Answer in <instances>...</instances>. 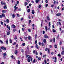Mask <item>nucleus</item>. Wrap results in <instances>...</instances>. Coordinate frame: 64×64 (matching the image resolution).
<instances>
[{
	"label": "nucleus",
	"mask_w": 64,
	"mask_h": 64,
	"mask_svg": "<svg viewBox=\"0 0 64 64\" xmlns=\"http://www.w3.org/2000/svg\"><path fill=\"white\" fill-rule=\"evenodd\" d=\"M2 17H5V14L4 13H3L2 15H0V18H2Z\"/></svg>",
	"instance_id": "f257e3e1"
},
{
	"label": "nucleus",
	"mask_w": 64,
	"mask_h": 64,
	"mask_svg": "<svg viewBox=\"0 0 64 64\" xmlns=\"http://www.w3.org/2000/svg\"><path fill=\"white\" fill-rule=\"evenodd\" d=\"M61 15V14L60 13H58L56 14V16H59Z\"/></svg>",
	"instance_id": "f03ea898"
},
{
	"label": "nucleus",
	"mask_w": 64,
	"mask_h": 64,
	"mask_svg": "<svg viewBox=\"0 0 64 64\" xmlns=\"http://www.w3.org/2000/svg\"><path fill=\"white\" fill-rule=\"evenodd\" d=\"M1 4H2V5H5L6 4V3L5 2H1Z\"/></svg>",
	"instance_id": "7ed1b4c3"
},
{
	"label": "nucleus",
	"mask_w": 64,
	"mask_h": 64,
	"mask_svg": "<svg viewBox=\"0 0 64 64\" xmlns=\"http://www.w3.org/2000/svg\"><path fill=\"white\" fill-rule=\"evenodd\" d=\"M44 38H49V37H48L47 36L45 35L44 36Z\"/></svg>",
	"instance_id": "20e7f679"
},
{
	"label": "nucleus",
	"mask_w": 64,
	"mask_h": 64,
	"mask_svg": "<svg viewBox=\"0 0 64 64\" xmlns=\"http://www.w3.org/2000/svg\"><path fill=\"white\" fill-rule=\"evenodd\" d=\"M14 12L16 10H17V9H18V7H16V6H14Z\"/></svg>",
	"instance_id": "39448f33"
},
{
	"label": "nucleus",
	"mask_w": 64,
	"mask_h": 64,
	"mask_svg": "<svg viewBox=\"0 0 64 64\" xmlns=\"http://www.w3.org/2000/svg\"><path fill=\"white\" fill-rule=\"evenodd\" d=\"M47 19L49 21V20H50V18H49V16H48L47 17Z\"/></svg>",
	"instance_id": "423d86ee"
},
{
	"label": "nucleus",
	"mask_w": 64,
	"mask_h": 64,
	"mask_svg": "<svg viewBox=\"0 0 64 64\" xmlns=\"http://www.w3.org/2000/svg\"><path fill=\"white\" fill-rule=\"evenodd\" d=\"M39 1H40V0H36L35 2L36 3H38V2H39Z\"/></svg>",
	"instance_id": "0eeeda50"
},
{
	"label": "nucleus",
	"mask_w": 64,
	"mask_h": 64,
	"mask_svg": "<svg viewBox=\"0 0 64 64\" xmlns=\"http://www.w3.org/2000/svg\"><path fill=\"white\" fill-rule=\"evenodd\" d=\"M10 31L8 32H7V35H10Z\"/></svg>",
	"instance_id": "6e6552de"
},
{
	"label": "nucleus",
	"mask_w": 64,
	"mask_h": 64,
	"mask_svg": "<svg viewBox=\"0 0 64 64\" xmlns=\"http://www.w3.org/2000/svg\"><path fill=\"white\" fill-rule=\"evenodd\" d=\"M11 27L12 28H15V26L14 24H13V25H12V26Z\"/></svg>",
	"instance_id": "1a4fd4ad"
},
{
	"label": "nucleus",
	"mask_w": 64,
	"mask_h": 64,
	"mask_svg": "<svg viewBox=\"0 0 64 64\" xmlns=\"http://www.w3.org/2000/svg\"><path fill=\"white\" fill-rule=\"evenodd\" d=\"M3 55L5 57V56H6L7 55V54H6V53H4L3 54Z\"/></svg>",
	"instance_id": "9d476101"
},
{
	"label": "nucleus",
	"mask_w": 64,
	"mask_h": 64,
	"mask_svg": "<svg viewBox=\"0 0 64 64\" xmlns=\"http://www.w3.org/2000/svg\"><path fill=\"white\" fill-rule=\"evenodd\" d=\"M64 54V50H63L61 52V54L62 55H63Z\"/></svg>",
	"instance_id": "9b49d317"
},
{
	"label": "nucleus",
	"mask_w": 64,
	"mask_h": 64,
	"mask_svg": "<svg viewBox=\"0 0 64 64\" xmlns=\"http://www.w3.org/2000/svg\"><path fill=\"white\" fill-rule=\"evenodd\" d=\"M36 48L37 49H39V46H38L37 44H36Z\"/></svg>",
	"instance_id": "f8f14e48"
},
{
	"label": "nucleus",
	"mask_w": 64,
	"mask_h": 64,
	"mask_svg": "<svg viewBox=\"0 0 64 64\" xmlns=\"http://www.w3.org/2000/svg\"><path fill=\"white\" fill-rule=\"evenodd\" d=\"M2 12L3 13H6V10H2Z\"/></svg>",
	"instance_id": "ddd939ff"
},
{
	"label": "nucleus",
	"mask_w": 64,
	"mask_h": 64,
	"mask_svg": "<svg viewBox=\"0 0 64 64\" xmlns=\"http://www.w3.org/2000/svg\"><path fill=\"white\" fill-rule=\"evenodd\" d=\"M6 21L7 23H9V20L8 19H7L6 20Z\"/></svg>",
	"instance_id": "4468645a"
},
{
	"label": "nucleus",
	"mask_w": 64,
	"mask_h": 64,
	"mask_svg": "<svg viewBox=\"0 0 64 64\" xmlns=\"http://www.w3.org/2000/svg\"><path fill=\"white\" fill-rule=\"evenodd\" d=\"M32 14H34V13H35V12L33 10L32 11Z\"/></svg>",
	"instance_id": "2eb2a0df"
},
{
	"label": "nucleus",
	"mask_w": 64,
	"mask_h": 64,
	"mask_svg": "<svg viewBox=\"0 0 64 64\" xmlns=\"http://www.w3.org/2000/svg\"><path fill=\"white\" fill-rule=\"evenodd\" d=\"M28 5V3L26 2L24 4V6H26V5Z\"/></svg>",
	"instance_id": "dca6fc26"
},
{
	"label": "nucleus",
	"mask_w": 64,
	"mask_h": 64,
	"mask_svg": "<svg viewBox=\"0 0 64 64\" xmlns=\"http://www.w3.org/2000/svg\"><path fill=\"white\" fill-rule=\"evenodd\" d=\"M15 53L16 54H17L18 53V51L17 50L15 51Z\"/></svg>",
	"instance_id": "f3484780"
},
{
	"label": "nucleus",
	"mask_w": 64,
	"mask_h": 64,
	"mask_svg": "<svg viewBox=\"0 0 64 64\" xmlns=\"http://www.w3.org/2000/svg\"><path fill=\"white\" fill-rule=\"evenodd\" d=\"M30 12V9H28L27 10V12L28 13H29Z\"/></svg>",
	"instance_id": "a211bd4d"
},
{
	"label": "nucleus",
	"mask_w": 64,
	"mask_h": 64,
	"mask_svg": "<svg viewBox=\"0 0 64 64\" xmlns=\"http://www.w3.org/2000/svg\"><path fill=\"white\" fill-rule=\"evenodd\" d=\"M10 43H12V41L11 39H10Z\"/></svg>",
	"instance_id": "6ab92c4d"
},
{
	"label": "nucleus",
	"mask_w": 64,
	"mask_h": 64,
	"mask_svg": "<svg viewBox=\"0 0 64 64\" xmlns=\"http://www.w3.org/2000/svg\"><path fill=\"white\" fill-rule=\"evenodd\" d=\"M44 43H46V39H44Z\"/></svg>",
	"instance_id": "aec40b11"
},
{
	"label": "nucleus",
	"mask_w": 64,
	"mask_h": 64,
	"mask_svg": "<svg viewBox=\"0 0 64 64\" xmlns=\"http://www.w3.org/2000/svg\"><path fill=\"white\" fill-rule=\"evenodd\" d=\"M45 28L46 31H47L48 30V29H47V26H46Z\"/></svg>",
	"instance_id": "412c9836"
},
{
	"label": "nucleus",
	"mask_w": 64,
	"mask_h": 64,
	"mask_svg": "<svg viewBox=\"0 0 64 64\" xmlns=\"http://www.w3.org/2000/svg\"><path fill=\"white\" fill-rule=\"evenodd\" d=\"M16 14L17 16H18V17H20L19 14Z\"/></svg>",
	"instance_id": "4be33fe9"
},
{
	"label": "nucleus",
	"mask_w": 64,
	"mask_h": 64,
	"mask_svg": "<svg viewBox=\"0 0 64 64\" xmlns=\"http://www.w3.org/2000/svg\"><path fill=\"white\" fill-rule=\"evenodd\" d=\"M12 18H14L15 17V16L14 15V14H13L12 15Z\"/></svg>",
	"instance_id": "5701e85b"
},
{
	"label": "nucleus",
	"mask_w": 64,
	"mask_h": 64,
	"mask_svg": "<svg viewBox=\"0 0 64 64\" xmlns=\"http://www.w3.org/2000/svg\"><path fill=\"white\" fill-rule=\"evenodd\" d=\"M22 45L23 46H25V43H23L22 44Z\"/></svg>",
	"instance_id": "b1692460"
},
{
	"label": "nucleus",
	"mask_w": 64,
	"mask_h": 64,
	"mask_svg": "<svg viewBox=\"0 0 64 64\" xmlns=\"http://www.w3.org/2000/svg\"><path fill=\"white\" fill-rule=\"evenodd\" d=\"M17 36H15V37L14 38V39H15V40H16V39H17Z\"/></svg>",
	"instance_id": "393cba45"
},
{
	"label": "nucleus",
	"mask_w": 64,
	"mask_h": 64,
	"mask_svg": "<svg viewBox=\"0 0 64 64\" xmlns=\"http://www.w3.org/2000/svg\"><path fill=\"white\" fill-rule=\"evenodd\" d=\"M20 64V62L19 60H18V64Z\"/></svg>",
	"instance_id": "a878e982"
},
{
	"label": "nucleus",
	"mask_w": 64,
	"mask_h": 64,
	"mask_svg": "<svg viewBox=\"0 0 64 64\" xmlns=\"http://www.w3.org/2000/svg\"><path fill=\"white\" fill-rule=\"evenodd\" d=\"M56 30H55L54 29H53V32L54 33H55V32H56Z\"/></svg>",
	"instance_id": "bb28decb"
},
{
	"label": "nucleus",
	"mask_w": 64,
	"mask_h": 64,
	"mask_svg": "<svg viewBox=\"0 0 64 64\" xmlns=\"http://www.w3.org/2000/svg\"><path fill=\"white\" fill-rule=\"evenodd\" d=\"M4 9H7V5H6L4 7Z\"/></svg>",
	"instance_id": "cd10ccee"
},
{
	"label": "nucleus",
	"mask_w": 64,
	"mask_h": 64,
	"mask_svg": "<svg viewBox=\"0 0 64 64\" xmlns=\"http://www.w3.org/2000/svg\"><path fill=\"white\" fill-rule=\"evenodd\" d=\"M30 58H31V56H29L28 57V59L30 60Z\"/></svg>",
	"instance_id": "c85d7f7f"
},
{
	"label": "nucleus",
	"mask_w": 64,
	"mask_h": 64,
	"mask_svg": "<svg viewBox=\"0 0 64 64\" xmlns=\"http://www.w3.org/2000/svg\"><path fill=\"white\" fill-rule=\"evenodd\" d=\"M28 31L29 32H31V30L30 28H29L28 30Z\"/></svg>",
	"instance_id": "c756f323"
},
{
	"label": "nucleus",
	"mask_w": 64,
	"mask_h": 64,
	"mask_svg": "<svg viewBox=\"0 0 64 64\" xmlns=\"http://www.w3.org/2000/svg\"><path fill=\"white\" fill-rule=\"evenodd\" d=\"M28 38L29 40H30V39H31V37L30 36H29L28 37Z\"/></svg>",
	"instance_id": "7c9ffc66"
},
{
	"label": "nucleus",
	"mask_w": 64,
	"mask_h": 64,
	"mask_svg": "<svg viewBox=\"0 0 64 64\" xmlns=\"http://www.w3.org/2000/svg\"><path fill=\"white\" fill-rule=\"evenodd\" d=\"M0 42H1V43L2 44H3V42L1 40H0Z\"/></svg>",
	"instance_id": "2f4dec72"
},
{
	"label": "nucleus",
	"mask_w": 64,
	"mask_h": 64,
	"mask_svg": "<svg viewBox=\"0 0 64 64\" xmlns=\"http://www.w3.org/2000/svg\"><path fill=\"white\" fill-rule=\"evenodd\" d=\"M38 7L39 8H41V4H40V5H39L38 6Z\"/></svg>",
	"instance_id": "473e14b6"
},
{
	"label": "nucleus",
	"mask_w": 64,
	"mask_h": 64,
	"mask_svg": "<svg viewBox=\"0 0 64 64\" xmlns=\"http://www.w3.org/2000/svg\"><path fill=\"white\" fill-rule=\"evenodd\" d=\"M51 22H49V24L48 25H49V26H51Z\"/></svg>",
	"instance_id": "72a5a7b5"
},
{
	"label": "nucleus",
	"mask_w": 64,
	"mask_h": 64,
	"mask_svg": "<svg viewBox=\"0 0 64 64\" xmlns=\"http://www.w3.org/2000/svg\"><path fill=\"white\" fill-rule=\"evenodd\" d=\"M54 47L56 48H57V45H55L54 46Z\"/></svg>",
	"instance_id": "f704fd0d"
},
{
	"label": "nucleus",
	"mask_w": 64,
	"mask_h": 64,
	"mask_svg": "<svg viewBox=\"0 0 64 64\" xmlns=\"http://www.w3.org/2000/svg\"><path fill=\"white\" fill-rule=\"evenodd\" d=\"M58 24H59L60 25H61V22H58Z\"/></svg>",
	"instance_id": "c9c22d12"
},
{
	"label": "nucleus",
	"mask_w": 64,
	"mask_h": 64,
	"mask_svg": "<svg viewBox=\"0 0 64 64\" xmlns=\"http://www.w3.org/2000/svg\"><path fill=\"white\" fill-rule=\"evenodd\" d=\"M62 44V42H60L59 43V44L61 45Z\"/></svg>",
	"instance_id": "e433bc0d"
},
{
	"label": "nucleus",
	"mask_w": 64,
	"mask_h": 64,
	"mask_svg": "<svg viewBox=\"0 0 64 64\" xmlns=\"http://www.w3.org/2000/svg\"><path fill=\"white\" fill-rule=\"evenodd\" d=\"M30 60L28 59V62H30Z\"/></svg>",
	"instance_id": "4c0bfd02"
},
{
	"label": "nucleus",
	"mask_w": 64,
	"mask_h": 64,
	"mask_svg": "<svg viewBox=\"0 0 64 64\" xmlns=\"http://www.w3.org/2000/svg\"><path fill=\"white\" fill-rule=\"evenodd\" d=\"M44 62L46 64H47V62L46 61V60H44Z\"/></svg>",
	"instance_id": "58836bf2"
},
{
	"label": "nucleus",
	"mask_w": 64,
	"mask_h": 64,
	"mask_svg": "<svg viewBox=\"0 0 64 64\" xmlns=\"http://www.w3.org/2000/svg\"><path fill=\"white\" fill-rule=\"evenodd\" d=\"M0 24L2 25H3V22H0Z\"/></svg>",
	"instance_id": "ea45409f"
},
{
	"label": "nucleus",
	"mask_w": 64,
	"mask_h": 64,
	"mask_svg": "<svg viewBox=\"0 0 64 64\" xmlns=\"http://www.w3.org/2000/svg\"><path fill=\"white\" fill-rule=\"evenodd\" d=\"M4 46H2L1 47V48L3 50V49H4Z\"/></svg>",
	"instance_id": "a19ab883"
},
{
	"label": "nucleus",
	"mask_w": 64,
	"mask_h": 64,
	"mask_svg": "<svg viewBox=\"0 0 64 64\" xmlns=\"http://www.w3.org/2000/svg\"><path fill=\"white\" fill-rule=\"evenodd\" d=\"M8 40H6V44H8Z\"/></svg>",
	"instance_id": "79ce46f5"
},
{
	"label": "nucleus",
	"mask_w": 64,
	"mask_h": 64,
	"mask_svg": "<svg viewBox=\"0 0 64 64\" xmlns=\"http://www.w3.org/2000/svg\"><path fill=\"white\" fill-rule=\"evenodd\" d=\"M3 49L4 50H6V48H4Z\"/></svg>",
	"instance_id": "37998d69"
},
{
	"label": "nucleus",
	"mask_w": 64,
	"mask_h": 64,
	"mask_svg": "<svg viewBox=\"0 0 64 64\" xmlns=\"http://www.w3.org/2000/svg\"><path fill=\"white\" fill-rule=\"evenodd\" d=\"M48 4H46V7H48Z\"/></svg>",
	"instance_id": "c03bdc74"
},
{
	"label": "nucleus",
	"mask_w": 64,
	"mask_h": 64,
	"mask_svg": "<svg viewBox=\"0 0 64 64\" xmlns=\"http://www.w3.org/2000/svg\"><path fill=\"white\" fill-rule=\"evenodd\" d=\"M48 54H49L50 53V50L49 49L48 51Z\"/></svg>",
	"instance_id": "a18cd8bd"
},
{
	"label": "nucleus",
	"mask_w": 64,
	"mask_h": 64,
	"mask_svg": "<svg viewBox=\"0 0 64 64\" xmlns=\"http://www.w3.org/2000/svg\"><path fill=\"white\" fill-rule=\"evenodd\" d=\"M46 56V54L44 55L43 56V57L44 58H45V57Z\"/></svg>",
	"instance_id": "49530a36"
},
{
	"label": "nucleus",
	"mask_w": 64,
	"mask_h": 64,
	"mask_svg": "<svg viewBox=\"0 0 64 64\" xmlns=\"http://www.w3.org/2000/svg\"><path fill=\"white\" fill-rule=\"evenodd\" d=\"M38 60H41V58L40 57H39L38 58Z\"/></svg>",
	"instance_id": "de8ad7c7"
},
{
	"label": "nucleus",
	"mask_w": 64,
	"mask_h": 64,
	"mask_svg": "<svg viewBox=\"0 0 64 64\" xmlns=\"http://www.w3.org/2000/svg\"><path fill=\"white\" fill-rule=\"evenodd\" d=\"M55 38H54L53 39V40L54 41V42H55Z\"/></svg>",
	"instance_id": "09e8293b"
},
{
	"label": "nucleus",
	"mask_w": 64,
	"mask_h": 64,
	"mask_svg": "<svg viewBox=\"0 0 64 64\" xmlns=\"http://www.w3.org/2000/svg\"><path fill=\"white\" fill-rule=\"evenodd\" d=\"M20 38L21 41H23V40H22V38H21V37H20Z\"/></svg>",
	"instance_id": "8fccbe9b"
},
{
	"label": "nucleus",
	"mask_w": 64,
	"mask_h": 64,
	"mask_svg": "<svg viewBox=\"0 0 64 64\" xmlns=\"http://www.w3.org/2000/svg\"><path fill=\"white\" fill-rule=\"evenodd\" d=\"M42 46H44V43L43 42H42Z\"/></svg>",
	"instance_id": "3c124183"
},
{
	"label": "nucleus",
	"mask_w": 64,
	"mask_h": 64,
	"mask_svg": "<svg viewBox=\"0 0 64 64\" xmlns=\"http://www.w3.org/2000/svg\"><path fill=\"white\" fill-rule=\"evenodd\" d=\"M31 20H29V24H30V23H31Z\"/></svg>",
	"instance_id": "603ef678"
},
{
	"label": "nucleus",
	"mask_w": 64,
	"mask_h": 64,
	"mask_svg": "<svg viewBox=\"0 0 64 64\" xmlns=\"http://www.w3.org/2000/svg\"><path fill=\"white\" fill-rule=\"evenodd\" d=\"M32 59H33V58H30V60L32 62Z\"/></svg>",
	"instance_id": "864d4df0"
},
{
	"label": "nucleus",
	"mask_w": 64,
	"mask_h": 64,
	"mask_svg": "<svg viewBox=\"0 0 64 64\" xmlns=\"http://www.w3.org/2000/svg\"><path fill=\"white\" fill-rule=\"evenodd\" d=\"M54 7V4H52L51 6V7L53 8Z\"/></svg>",
	"instance_id": "5fc2aeb1"
},
{
	"label": "nucleus",
	"mask_w": 64,
	"mask_h": 64,
	"mask_svg": "<svg viewBox=\"0 0 64 64\" xmlns=\"http://www.w3.org/2000/svg\"><path fill=\"white\" fill-rule=\"evenodd\" d=\"M37 40H36L35 41V44H37Z\"/></svg>",
	"instance_id": "6e6d98bb"
},
{
	"label": "nucleus",
	"mask_w": 64,
	"mask_h": 64,
	"mask_svg": "<svg viewBox=\"0 0 64 64\" xmlns=\"http://www.w3.org/2000/svg\"><path fill=\"white\" fill-rule=\"evenodd\" d=\"M22 30L23 31H24L25 30V29L24 28H22Z\"/></svg>",
	"instance_id": "4d7b16f0"
},
{
	"label": "nucleus",
	"mask_w": 64,
	"mask_h": 64,
	"mask_svg": "<svg viewBox=\"0 0 64 64\" xmlns=\"http://www.w3.org/2000/svg\"><path fill=\"white\" fill-rule=\"evenodd\" d=\"M36 55H38V52H36Z\"/></svg>",
	"instance_id": "13d9d810"
},
{
	"label": "nucleus",
	"mask_w": 64,
	"mask_h": 64,
	"mask_svg": "<svg viewBox=\"0 0 64 64\" xmlns=\"http://www.w3.org/2000/svg\"><path fill=\"white\" fill-rule=\"evenodd\" d=\"M29 56V55H27L26 56V58H28V57Z\"/></svg>",
	"instance_id": "bf43d9fd"
},
{
	"label": "nucleus",
	"mask_w": 64,
	"mask_h": 64,
	"mask_svg": "<svg viewBox=\"0 0 64 64\" xmlns=\"http://www.w3.org/2000/svg\"><path fill=\"white\" fill-rule=\"evenodd\" d=\"M15 44H16V42H14L13 44L14 45H15Z\"/></svg>",
	"instance_id": "052dcab7"
},
{
	"label": "nucleus",
	"mask_w": 64,
	"mask_h": 64,
	"mask_svg": "<svg viewBox=\"0 0 64 64\" xmlns=\"http://www.w3.org/2000/svg\"><path fill=\"white\" fill-rule=\"evenodd\" d=\"M21 51L22 52V53L24 52V51H23V49H22Z\"/></svg>",
	"instance_id": "680f3d73"
},
{
	"label": "nucleus",
	"mask_w": 64,
	"mask_h": 64,
	"mask_svg": "<svg viewBox=\"0 0 64 64\" xmlns=\"http://www.w3.org/2000/svg\"><path fill=\"white\" fill-rule=\"evenodd\" d=\"M33 53H34V54H35V50H34Z\"/></svg>",
	"instance_id": "e2e57ef3"
},
{
	"label": "nucleus",
	"mask_w": 64,
	"mask_h": 64,
	"mask_svg": "<svg viewBox=\"0 0 64 64\" xmlns=\"http://www.w3.org/2000/svg\"><path fill=\"white\" fill-rule=\"evenodd\" d=\"M51 54L52 55H53V54H54V52H51Z\"/></svg>",
	"instance_id": "0e129e2a"
},
{
	"label": "nucleus",
	"mask_w": 64,
	"mask_h": 64,
	"mask_svg": "<svg viewBox=\"0 0 64 64\" xmlns=\"http://www.w3.org/2000/svg\"><path fill=\"white\" fill-rule=\"evenodd\" d=\"M14 31V32H15V31H16V30L14 29L13 30Z\"/></svg>",
	"instance_id": "69168bd1"
},
{
	"label": "nucleus",
	"mask_w": 64,
	"mask_h": 64,
	"mask_svg": "<svg viewBox=\"0 0 64 64\" xmlns=\"http://www.w3.org/2000/svg\"><path fill=\"white\" fill-rule=\"evenodd\" d=\"M11 57H12V59H13V57H14V56H11Z\"/></svg>",
	"instance_id": "338daca9"
},
{
	"label": "nucleus",
	"mask_w": 64,
	"mask_h": 64,
	"mask_svg": "<svg viewBox=\"0 0 64 64\" xmlns=\"http://www.w3.org/2000/svg\"><path fill=\"white\" fill-rule=\"evenodd\" d=\"M18 10H19V11H21V10H21V9H19V8L18 9Z\"/></svg>",
	"instance_id": "774afa93"
}]
</instances>
